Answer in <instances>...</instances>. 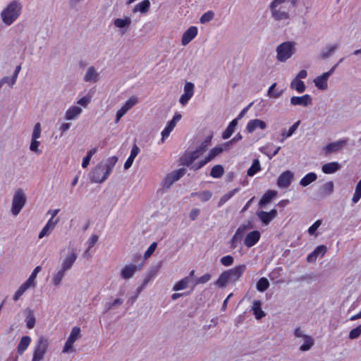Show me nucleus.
<instances>
[{"label": "nucleus", "instance_id": "obj_1", "mask_svg": "<svg viewBox=\"0 0 361 361\" xmlns=\"http://www.w3.org/2000/svg\"><path fill=\"white\" fill-rule=\"evenodd\" d=\"M118 161L116 156H112L97 164L90 173L92 183H101L105 181Z\"/></svg>", "mask_w": 361, "mask_h": 361}, {"label": "nucleus", "instance_id": "obj_2", "mask_svg": "<svg viewBox=\"0 0 361 361\" xmlns=\"http://www.w3.org/2000/svg\"><path fill=\"white\" fill-rule=\"evenodd\" d=\"M297 2L298 0H273L269 5L271 17L276 20L288 19L290 10Z\"/></svg>", "mask_w": 361, "mask_h": 361}, {"label": "nucleus", "instance_id": "obj_3", "mask_svg": "<svg viewBox=\"0 0 361 361\" xmlns=\"http://www.w3.org/2000/svg\"><path fill=\"white\" fill-rule=\"evenodd\" d=\"M23 5L18 0H13L8 3L0 12V18L6 26L11 25L20 16Z\"/></svg>", "mask_w": 361, "mask_h": 361}, {"label": "nucleus", "instance_id": "obj_4", "mask_svg": "<svg viewBox=\"0 0 361 361\" xmlns=\"http://www.w3.org/2000/svg\"><path fill=\"white\" fill-rule=\"evenodd\" d=\"M294 42H285L276 47V59L280 62H286L295 52Z\"/></svg>", "mask_w": 361, "mask_h": 361}, {"label": "nucleus", "instance_id": "obj_5", "mask_svg": "<svg viewBox=\"0 0 361 361\" xmlns=\"http://www.w3.org/2000/svg\"><path fill=\"white\" fill-rule=\"evenodd\" d=\"M27 201L26 195L24 191L19 188L13 194L11 200V212L14 216H18L23 208L25 207Z\"/></svg>", "mask_w": 361, "mask_h": 361}, {"label": "nucleus", "instance_id": "obj_6", "mask_svg": "<svg viewBox=\"0 0 361 361\" xmlns=\"http://www.w3.org/2000/svg\"><path fill=\"white\" fill-rule=\"evenodd\" d=\"M49 344L47 338L39 337L35 343L32 361H42L47 352Z\"/></svg>", "mask_w": 361, "mask_h": 361}, {"label": "nucleus", "instance_id": "obj_7", "mask_svg": "<svg viewBox=\"0 0 361 361\" xmlns=\"http://www.w3.org/2000/svg\"><path fill=\"white\" fill-rule=\"evenodd\" d=\"M253 225L250 221L240 225L235 231L234 235L231 239L229 244L231 249H235L238 246V244L242 241L245 233L252 229Z\"/></svg>", "mask_w": 361, "mask_h": 361}, {"label": "nucleus", "instance_id": "obj_8", "mask_svg": "<svg viewBox=\"0 0 361 361\" xmlns=\"http://www.w3.org/2000/svg\"><path fill=\"white\" fill-rule=\"evenodd\" d=\"M293 335L295 338H301L302 341H303V344L301 345L300 347V351H308L314 345V339L310 336L305 334V332L300 327H297L295 329Z\"/></svg>", "mask_w": 361, "mask_h": 361}, {"label": "nucleus", "instance_id": "obj_9", "mask_svg": "<svg viewBox=\"0 0 361 361\" xmlns=\"http://www.w3.org/2000/svg\"><path fill=\"white\" fill-rule=\"evenodd\" d=\"M80 328L78 326H74L71 329V334L68 337L67 341L65 343L62 353H69L74 351L73 344L81 336Z\"/></svg>", "mask_w": 361, "mask_h": 361}, {"label": "nucleus", "instance_id": "obj_10", "mask_svg": "<svg viewBox=\"0 0 361 361\" xmlns=\"http://www.w3.org/2000/svg\"><path fill=\"white\" fill-rule=\"evenodd\" d=\"M337 66V64L335 65L329 71L322 73L321 75L317 76L314 79L313 82L319 90H325L328 88V80L334 73Z\"/></svg>", "mask_w": 361, "mask_h": 361}, {"label": "nucleus", "instance_id": "obj_11", "mask_svg": "<svg viewBox=\"0 0 361 361\" xmlns=\"http://www.w3.org/2000/svg\"><path fill=\"white\" fill-rule=\"evenodd\" d=\"M185 173L184 169H179L173 171L166 176L163 180L162 185L165 189H169L172 185L178 181Z\"/></svg>", "mask_w": 361, "mask_h": 361}, {"label": "nucleus", "instance_id": "obj_12", "mask_svg": "<svg viewBox=\"0 0 361 361\" xmlns=\"http://www.w3.org/2000/svg\"><path fill=\"white\" fill-rule=\"evenodd\" d=\"M138 103V99L136 97H130L125 104L119 109L116 115L115 123H118L121 118L126 114L127 112L130 110L133 107H134Z\"/></svg>", "mask_w": 361, "mask_h": 361}, {"label": "nucleus", "instance_id": "obj_13", "mask_svg": "<svg viewBox=\"0 0 361 361\" xmlns=\"http://www.w3.org/2000/svg\"><path fill=\"white\" fill-rule=\"evenodd\" d=\"M142 267V263L140 264H128L123 267L121 270L120 276L124 280H128L131 279L134 274L140 271Z\"/></svg>", "mask_w": 361, "mask_h": 361}, {"label": "nucleus", "instance_id": "obj_14", "mask_svg": "<svg viewBox=\"0 0 361 361\" xmlns=\"http://www.w3.org/2000/svg\"><path fill=\"white\" fill-rule=\"evenodd\" d=\"M202 154L197 148L195 151L185 153L180 159L182 166H190Z\"/></svg>", "mask_w": 361, "mask_h": 361}, {"label": "nucleus", "instance_id": "obj_15", "mask_svg": "<svg viewBox=\"0 0 361 361\" xmlns=\"http://www.w3.org/2000/svg\"><path fill=\"white\" fill-rule=\"evenodd\" d=\"M294 173L287 170L283 172L278 178L277 185L280 188H287L293 180Z\"/></svg>", "mask_w": 361, "mask_h": 361}, {"label": "nucleus", "instance_id": "obj_16", "mask_svg": "<svg viewBox=\"0 0 361 361\" xmlns=\"http://www.w3.org/2000/svg\"><path fill=\"white\" fill-rule=\"evenodd\" d=\"M266 128L267 123L265 121L259 118H255L251 119L247 122L245 126V131L247 133H252L257 129L264 130L266 129Z\"/></svg>", "mask_w": 361, "mask_h": 361}, {"label": "nucleus", "instance_id": "obj_17", "mask_svg": "<svg viewBox=\"0 0 361 361\" xmlns=\"http://www.w3.org/2000/svg\"><path fill=\"white\" fill-rule=\"evenodd\" d=\"M195 85L190 82H186L184 85V93L180 96L179 102L185 106L194 94Z\"/></svg>", "mask_w": 361, "mask_h": 361}, {"label": "nucleus", "instance_id": "obj_18", "mask_svg": "<svg viewBox=\"0 0 361 361\" xmlns=\"http://www.w3.org/2000/svg\"><path fill=\"white\" fill-rule=\"evenodd\" d=\"M292 106H301L307 107L312 103V98L310 94H304L302 96H293L290 99Z\"/></svg>", "mask_w": 361, "mask_h": 361}, {"label": "nucleus", "instance_id": "obj_19", "mask_svg": "<svg viewBox=\"0 0 361 361\" xmlns=\"http://www.w3.org/2000/svg\"><path fill=\"white\" fill-rule=\"evenodd\" d=\"M78 258V255L74 251L68 253L61 260V268L68 271H69Z\"/></svg>", "mask_w": 361, "mask_h": 361}, {"label": "nucleus", "instance_id": "obj_20", "mask_svg": "<svg viewBox=\"0 0 361 361\" xmlns=\"http://www.w3.org/2000/svg\"><path fill=\"white\" fill-rule=\"evenodd\" d=\"M346 144V139H341L328 144L323 148V150L326 154H329L341 150Z\"/></svg>", "mask_w": 361, "mask_h": 361}, {"label": "nucleus", "instance_id": "obj_21", "mask_svg": "<svg viewBox=\"0 0 361 361\" xmlns=\"http://www.w3.org/2000/svg\"><path fill=\"white\" fill-rule=\"evenodd\" d=\"M198 33V29L196 26H190L183 34L181 44L183 46L188 44L193 39L196 37Z\"/></svg>", "mask_w": 361, "mask_h": 361}, {"label": "nucleus", "instance_id": "obj_22", "mask_svg": "<svg viewBox=\"0 0 361 361\" xmlns=\"http://www.w3.org/2000/svg\"><path fill=\"white\" fill-rule=\"evenodd\" d=\"M261 238V233L259 231H252L249 232L244 238V245L250 248L256 245Z\"/></svg>", "mask_w": 361, "mask_h": 361}, {"label": "nucleus", "instance_id": "obj_23", "mask_svg": "<svg viewBox=\"0 0 361 361\" xmlns=\"http://www.w3.org/2000/svg\"><path fill=\"white\" fill-rule=\"evenodd\" d=\"M246 269V266L245 264H241L237 267H235L233 269L227 270V273L228 274V276L231 282L235 283L238 281L242 276L243 272Z\"/></svg>", "mask_w": 361, "mask_h": 361}, {"label": "nucleus", "instance_id": "obj_24", "mask_svg": "<svg viewBox=\"0 0 361 361\" xmlns=\"http://www.w3.org/2000/svg\"><path fill=\"white\" fill-rule=\"evenodd\" d=\"M257 216L264 225H268L277 216V211L274 209L270 212L259 211L257 212Z\"/></svg>", "mask_w": 361, "mask_h": 361}, {"label": "nucleus", "instance_id": "obj_25", "mask_svg": "<svg viewBox=\"0 0 361 361\" xmlns=\"http://www.w3.org/2000/svg\"><path fill=\"white\" fill-rule=\"evenodd\" d=\"M82 109L78 106H71L65 112L64 118L66 121H74L79 118Z\"/></svg>", "mask_w": 361, "mask_h": 361}, {"label": "nucleus", "instance_id": "obj_26", "mask_svg": "<svg viewBox=\"0 0 361 361\" xmlns=\"http://www.w3.org/2000/svg\"><path fill=\"white\" fill-rule=\"evenodd\" d=\"M327 248L325 245H322L317 246L312 252H310L307 257V261L308 262H314L317 258L320 256L322 257L326 252Z\"/></svg>", "mask_w": 361, "mask_h": 361}, {"label": "nucleus", "instance_id": "obj_27", "mask_svg": "<svg viewBox=\"0 0 361 361\" xmlns=\"http://www.w3.org/2000/svg\"><path fill=\"white\" fill-rule=\"evenodd\" d=\"M59 219L53 220V219H49L47 222L46 225L43 227L41 231L39 233V238H42L44 236H48L50 235L51 231L55 228L56 225L58 224Z\"/></svg>", "mask_w": 361, "mask_h": 361}, {"label": "nucleus", "instance_id": "obj_28", "mask_svg": "<svg viewBox=\"0 0 361 361\" xmlns=\"http://www.w3.org/2000/svg\"><path fill=\"white\" fill-rule=\"evenodd\" d=\"M83 79L87 82H96L99 80V73L94 67L90 66L87 69Z\"/></svg>", "mask_w": 361, "mask_h": 361}, {"label": "nucleus", "instance_id": "obj_29", "mask_svg": "<svg viewBox=\"0 0 361 361\" xmlns=\"http://www.w3.org/2000/svg\"><path fill=\"white\" fill-rule=\"evenodd\" d=\"M66 272H67L66 271L63 270L61 267L57 269L55 271V272H54L52 274V277H51L52 283L55 286H59L61 283L63 279H64V277L66 274Z\"/></svg>", "mask_w": 361, "mask_h": 361}, {"label": "nucleus", "instance_id": "obj_30", "mask_svg": "<svg viewBox=\"0 0 361 361\" xmlns=\"http://www.w3.org/2000/svg\"><path fill=\"white\" fill-rule=\"evenodd\" d=\"M300 121H298L294 124H293L288 130L283 129L281 134V140L280 142H283L286 139L291 137L297 130L300 126Z\"/></svg>", "mask_w": 361, "mask_h": 361}, {"label": "nucleus", "instance_id": "obj_31", "mask_svg": "<svg viewBox=\"0 0 361 361\" xmlns=\"http://www.w3.org/2000/svg\"><path fill=\"white\" fill-rule=\"evenodd\" d=\"M132 23L131 18L125 16L124 18H116L114 20V25L119 29H128Z\"/></svg>", "mask_w": 361, "mask_h": 361}, {"label": "nucleus", "instance_id": "obj_32", "mask_svg": "<svg viewBox=\"0 0 361 361\" xmlns=\"http://www.w3.org/2000/svg\"><path fill=\"white\" fill-rule=\"evenodd\" d=\"M341 168L340 164L336 161H332L324 164L322 171L326 174H331L336 172Z\"/></svg>", "mask_w": 361, "mask_h": 361}, {"label": "nucleus", "instance_id": "obj_33", "mask_svg": "<svg viewBox=\"0 0 361 361\" xmlns=\"http://www.w3.org/2000/svg\"><path fill=\"white\" fill-rule=\"evenodd\" d=\"M140 148L136 145H134L133 146L131 152H130V154L124 164L125 169H128L129 168L131 167L135 158L140 153Z\"/></svg>", "mask_w": 361, "mask_h": 361}, {"label": "nucleus", "instance_id": "obj_34", "mask_svg": "<svg viewBox=\"0 0 361 361\" xmlns=\"http://www.w3.org/2000/svg\"><path fill=\"white\" fill-rule=\"evenodd\" d=\"M150 5L151 4L149 0H144L134 6L133 8V13H135L140 12L141 13H145L149 11Z\"/></svg>", "mask_w": 361, "mask_h": 361}, {"label": "nucleus", "instance_id": "obj_35", "mask_svg": "<svg viewBox=\"0 0 361 361\" xmlns=\"http://www.w3.org/2000/svg\"><path fill=\"white\" fill-rule=\"evenodd\" d=\"M30 288H34L32 285L26 281L18 288L13 296L14 301H18L20 297Z\"/></svg>", "mask_w": 361, "mask_h": 361}, {"label": "nucleus", "instance_id": "obj_36", "mask_svg": "<svg viewBox=\"0 0 361 361\" xmlns=\"http://www.w3.org/2000/svg\"><path fill=\"white\" fill-rule=\"evenodd\" d=\"M31 343V338L28 336H23L18 345V353L22 355L28 348Z\"/></svg>", "mask_w": 361, "mask_h": 361}, {"label": "nucleus", "instance_id": "obj_37", "mask_svg": "<svg viewBox=\"0 0 361 361\" xmlns=\"http://www.w3.org/2000/svg\"><path fill=\"white\" fill-rule=\"evenodd\" d=\"M261 302L259 300H254L252 303V311L257 319H260L265 316L264 312L261 308Z\"/></svg>", "mask_w": 361, "mask_h": 361}, {"label": "nucleus", "instance_id": "obj_38", "mask_svg": "<svg viewBox=\"0 0 361 361\" xmlns=\"http://www.w3.org/2000/svg\"><path fill=\"white\" fill-rule=\"evenodd\" d=\"M317 178V175L314 172H310L307 173L303 178L300 180V185L302 187H306L309 185L310 183L314 182Z\"/></svg>", "mask_w": 361, "mask_h": 361}, {"label": "nucleus", "instance_id": "obj_39", "mask_svg": "<svg viewBox=\"0 0 361 361\" xmlns=\"http://www.w3.org/2000/svg\"><path fill=\"white\" fill-rule=\"evenodd\" d=\"M290 87L291 89L295 90L298 93L304 92L306 89L304 82L295 78L291 81Z\"/></svg>", "mask_w": 361, "mask_h": 361}, {"label": "nucleus", "instance_id": "obj_40", "mask_svg": "<svg viewBox=\"0 0 361 361\" xmlns=\"http://www.w3.org/2000/svg\"><path fill=\"white\" fill-rule=\"evenodd\" d=\"M192 283L190 281L189 278L184 277L177 283H176L173 287V290L178 291L186 289Z\"/></svg>", "mask_w": 361, "mask_h": 361}, {"label": "nucleus", "instance_id": "obj_41", "mask_svg": "<svg viewBox=\"0 0 361 361\" xmlns=\"http://www.w3.org/2000/svg\"><path fill=\"white\" fill-rule=\"evenodd\" d=\"M224 151L226 150L222 145L215 147L209 151L208 155L204 159L207 161V162H209Z\"/></svg>", "mask_w": 361, "mask_h": 361}, {"label": "nucleus", "instance_id": "obj_42", "mask_svg": "<svg viewBox=\"0 0 361 361\" xmlns=\"http://www.w3.org/2000/svg\"><path fill=\"white\" fill-rule=\"evenodd\" d=\"M276 192L274 190H269L267 192L262 199L259 200V204L260 207H263L268 203L270 202V201L274 198V197L276 195Z\"/></svg>", "mask_w": 361, "mask_h": 361}, {"label": "nucleus", "instance_id": "obj_43", "mask_svg": "<svg viewBox=\"0 0 361 361\" xmlns=\"http://www.w3.org/2000/svg\"><path fill=\"white\" fill-rule=\"evenodd\" d=\"M261 170L260 162L256 159L253 161L252 166L248 169L247 174L248 176H253Z\"/></svg>", "mask_w": 361, "mask_h": 361}, {"label": "nucleus", "instance_id": "obj_44", "mask_svg": "<svg viewBox=\"0 0 361 361\" xmlns=\"http://www.w3.org/2000/svg\"><path fill=\"white\" fill-rule=\"evenodd\" d=\"M239 191V188H235L224 194L218 202V207H220L230 200L235 193Z\"/></svg>", "mask_w": 361, "mask_h": 361}, {"label": "nucleus", "instance_id": "obj_45", "mask_svg": "<svg viewBox=\"0 0 361 361\" xmlns=\"http://www.w3.org/2000/svg\"><path fill=\"white\" fill-rule=\"evenodd\" d=\"M228 282H231L230 281V279H229V276H228V274L227 273L226 271H224L219 277V279H217L216 282V284L219 287V288H223L224 286H226V284L228 283Z\"/></svg>", "mask_w": 361, "mask_h": 361}, {"label": "nucleus", "instance_id": "obj_46", "mask_svg": "<svg viewBox=\"0 0 361 361\" xmlns=\"http://www.w3.org/2000/svg\"><path fill=\"white\" fill-rule=\"evenodd\" d=\"M334 188V183L332 181H329V182L324 183L321 187V189H320L321 193L324 196L329 195L333 192Z\"/></svg>", "mask_w": 361, "mask_h": 361}, {"label": "nucleus", "instance_id": "obj_47", "mask_svg": "<svg viewBox=\"0 0 361 361\" xmlns=\"http://www.w3.org/2000/svg\"><path fill=\"white\" fill-rule=\"evenodd\" d=\"M276 86V83H273L269 88L267 91V96L270 98L278 99L281 97L283 94V90L281 91H275V87Z\"/></svg>", "mask_w": 361, "mask_h": 361}, {"label": "nucleus", "instance_id": "obj_48", "mask_svg": "<svg viewBox=\"0 0 361 361\" xmlns=\"http://www.w3.org/2000/svg\"><path fill=\"white\" fill-rule=\"evenodd\" d=\"M224 173V169L221 165H215L211 170L210 176L214 178H219Z\"/></svg>", "mask_w": 361, "mask_h": 361}, {"label": "nucleus", "instance_id": "obj_49", "mask_svg": "<svg viewBox=\"0 0 361 361\" xmlns=\"http://www.w3.org/2000/svg\"><path fill=\"white\" fill-rule=\"evenodd\" d=\"M42 268L40 266L36 267L32 271V274L29 276V278L26 280L27 283L32 285L33 287H35L37 285L36 278L38 273L41 271Z\"/></svg>", "mask_w": 361, "mask_h": 361}, {"label": "nucleus", "instance_id": "obj_50", "mask_svg": "<svg viewBox=\"0 0 361 361\" xmlns=\"http://www.w3.org/2000/svg\"><path fill=\"white\" fill-rule=\"evenodd\" d=\"M269 286V282L267 278L262 277L261 278L258 282L257 283L256 288L258 291L264 292L265 291Z\"/></svg>", "mask_w": 361, "mask_h": 361}, {"label": "nucleus", "instance_id": "obj_51", "mask_svg": "<svg viewBox=\"0 0 361 361\" xmlns=\"http://www.w3.org/2000/svg\"><path fill=\"white\" fill-rule=\"evenodd\" d=\"M340 47L339 44H330L326 47V50L322 52V56L323 58H327L331 56L334 52H335L338 47Z\"/></svg>", "mask_w": 361, "mask_h": 361}, {"label": "nucleus", "instance_id": "obj_52", "mask_svg": "<svg viewBox=\"0 0 361 361\" xmlns=\"http://www.w3.org/2000/svg\"><path fill=\"white\" fill-rule=\"evenodd\" d=\"M35 317L32 310L28 311V314L25 318L26 326L28 329H33L35 325Z\"/></svg>", "mask_w": 361, "mask_h": 361}, {"label": "nucleus", "instance_id": "obj_53", "mask_svg": "<svg viewBox=\"0 0 361 361\" xmlns=\"http://www.w3.org/2000/svg\"><path fill=\"white\" fill-rule=\"evenodd\" d=\"M361 198V179L356 185L354 195L352 198L353 203H357Z\"/></svg>", "mask_w": 361, "mask_h": 361}, {"label": "nucleus", "instance_id": "obj_54", "mask_svg": "<svg viewBox=\"0 0 361 361\" xmlns=\"http://www.w3.org/2000/svg\"><path fill=\"white\" fill-rule=\"evenodd\" d=\"M214 17V13L212 11H208L204 13L200 18V22L202 24H205L210 22Z\"/></svg>", "mask_w": 361, "mask_h": 361}, {"label": "nucleus", "instance_id": "obj_55", "mask_svg": "<svg viewBox=\"0 0 361 361\" xmlns=\"http://www.w3.org/2000/svg\"><path fill=\"white\" fill-rule=\"evenodd\" d=\"M16 79L13 77H4L0 80V88H1L5 84H7L9 87H13L16 82Z\"/></svg>", "mask_w": 361, "mask_h": 361}, {"label": "nucleus", "instance_id": "obj_56", "mask_svg": "<svg viewBox=\"0 0 361 361\" xmlns=\"http://www.w3.org/2000/svg\"><path fill=\"white\" fill-rule=\"evenodd\" d=\"M211 279V275L209 274H204L202 276L199 277L196 279L195 282L192 286V289H193L197 284H204L208 282Z\"/></svg>", "mask_w": 361, "mask_h": 361}, {"label": "nucleus", "instance_id": "obj_57", "mask_svg": "<svg viewBox=\"0 0 361 361\" xmlns=\"http://www.w3.org/2000/svg\"><path fill=\"white\" fill-rule=\"evenodd\" d=\"M243 138L241 134L240 133H237L235 136L232 138L231 140L224 142L222 144L223 147H224L225 150H228L231 149V145L235 142H238L240 140Z\"/></svg>", "mask_w": 361, "mask_h": 361}, {"label": "nucleus", "instance_id": "obj_58", "mask_svg": "<svg viewBox=\"0 0 361 361\" xmlns=\"http://www.w3.org/2000/svg\"><path fill=\"white\" fill-rule=\"evenodd\" d=\"M360 335H361V324L358 326L353 329L349 332L348 338L350 340H354V339L357 338Z\"/></svg>", "mask_w": 361, "mask_h": 361}, {"label": "nucleus", "instance_id": "obj_59", "mask_svg": "<svg viewBox=\"0 0 361 361\" xmlns=\"http://www.w3.org/2000/svg\"><path fill=\"white\" fill-rule=\"evenodd\" d=\"M196 195H197L198 198L202 201V202H207L209 200H210V198L212 197V193L211 191H209V190H204V191H202V192H200L199 193H196Z\"/></svg>", "mask_w": 361, "mask_h": 361}, {"label": "nucleus", "instance_id": "obj_60", "mask_svg": "<svg viewBox=\"0 0 361 361\" xmlns=\"http://www.w3.org/2000/svg\"><path fill=\"white\" fill-rule=\"evenodd\" d=\"M212 135L208 137H207L205 139V140L203 141L201 143V145L197 147V149L199 151H200L202 154L206 152V150L207 149V147L209 145L211 140H212Z\"/></svg>", "mask_w": 361, "mask_h": 361}, {"label": "nucleus", "instance_id": "obj_61", "mask_svg": "<svg viewBox=\"0 0 361 361\" xmlns=\"http://www.w3.org/2000/svg\"><path fill=\"white\" fill-rule=\"evenodd\" d=\"M90 102V96H85L77 101V104L84 108H87Z\"/></svg>", "mask_w": 361, "mask_h": 361}, {"label": "nucleus", "instance_id": "obj_62", "mask_svg": "<svg viewBox=\"0 0 361 361\" xmlns=\"http://www.w3.org/2000/svg\"><path fill=\"white\" fill-rule=\"evenodd\" d=\"M41 125L39 123H35L32 134V139H38L41 136Z\"/></svg>", "mask_w": 361, "mask_h": 361}, {"label": "nucleus", "instance_id": "obj_63", "mask_svg": "<svg viewBox=\"0 0 361 361\" xmlns=\"http://www.w3.org/2000/svg\"><path fill=\"white\" fill-rule=\"evenodd\" d=\"M220 261L224 266L228 267L233 263L234 259L231 255H226L221 257Z\"/></svg>", "mask_w": 361, "mask_h": 361}, {"label": "nucleus", "instance_id": "obj_64", "mask_svg": "<svg viewBox=\"0 0 361 361\" xmlns=\"http://www.w3.org/2000/svg\"><path fill=\"white\" fill-rule=\"evenodd\" d=\"M39 144L40 142L37 139H32L30 149L39 154L41 153V151L38 149Z\"/></svg>", "mask_w": 361, "mask_h": 361}]
</instances>
